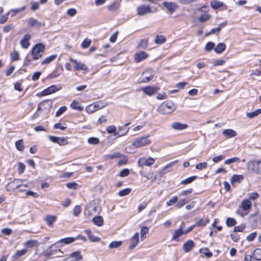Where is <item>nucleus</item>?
Masks as SVG:
<instances>
[{"label": "nucleus", "instance_id": "obj_1", "mask_svg": "<svg viewBox=\"0 0 261 261\" xmlns=\"http://www.w3.org/2000/svg\"><path fill=\"white\" fill-rule=\"evenodd\" d=\"M175 109V107L172 101H166L160 106L158 111L162 114L165 115L171 113Z\"/></svg>", "mask_w": 261, "mask_h": 261}, {"label": "nucleus", "instance_id": "obj_2", "mask_svg": "<svg viewBox=\"0 0 261 261\" xmlns=\"http://www.w3.org/2000/svg\"><path fill=\"white\" fill-rule=\"evenodd\" d=\"M149 135H146L136 138L132 145L136 148H140L149 145L151 143L149 139Z\"/></svg>", "mask_w": 261, "mask_h": 261}, {"label": "nucleus", "instance_id": "obj_3", "mask_svg": "<svg viewBox=\"0 0 261 261\" xmlns=\"http://www.w3.org/2000/svg\"><path fill=\"white\" fill-rule=\"evenodd\" d=\"M157 10L156 8L152 9L149 5H141L137 8L136 13L139 16H143L149 13H154Z\"/></svg>", "mask_w": 261, "mask_h": 261}, {"label": "nucleus", "instance_id": "obj_4", "mask_svg": "<svg viewBox=\"0 0 261 261\" xmlns=\"http://www.w3.org/2000/svg\"><path fill=\"white\" fill-rule=\"evenodd\" d=\"M45 46L41 43L37 44L32 50V55L34 60L41 58L44 51Z\"/></svg>", "mask_w": 261, "mask_h": 261}, {"label": "nucleus", "instance_id": "obj_5", "mask_svg": "<svg viewBox=\"0 0 261 261\" xmlns=\"http://www.w3.org/2000/svg\"><path fill=\"white\" fill-rule=\"evenodd\" d=\"M24 180L20 179H15L14 180L8 183L6 186L7 190L9 191L11 190L20 189L21 191H23V189L21 188L22 182Z\"/></svg>", "mask_w": 261, "mask_h": 261}, {"label": "nucleus", "instance_id": "obj_6", "mask_svg": "<svg viewBox=\"0 0 261 261\" xmlns=\"http://www.w3.org/2000/svg\"><path fill=\"white\" fill-rule=\"evenodd\" d=\"M153 71L151 69L145 70L142 73L140 83H147L151 80L153 77Z\"/></svg>", "mask_w": 261, "mask_h": 261}, {"label": "nucleus", "instance_id": "obj_7", "mask_svg": "<svg viewBox=\"0 0 261 261\" xmlns=\"http://www.w3.org/2000/svg\"><path fill=\"white\" fill-rule=\"evenodd\" d=\"M154 160L152 158H145L144 157L140 158L138 161L139 166L143 167L144 166H150L153 164Z\"/></svg>", "mask_w": 261, "mask_h": 261}, {"label": "nucleus", "instance_id": "obj_8", "mask_svg": "<svg viewBox=\"0 0 261 261\" xmlns=\"http://www.w3.org/2000/svg\"><path fill=\"white\" fill-rule=\"evenodd\" d=\"M163 5L168 10L171 14L178 7L177 4L173 2L165 1L163 3Z\"/></svg>", "mask_w": 261, "mask_h": 261}, {"label": "nucleus", "instance_id": "obj_9", "mask_svg": "<svg viewBox=\"0 0 261 261\" xmlns=\"http://www.w3.org/2000/svg\"><path fill=\"white\" fill-rule=\"evenodd\" d=\"M129 128H127L124 133H120L119 131L116 132V127L114 125H110L107 127V131L109 134L114 133V135L116 137H121L126 135L128 132Z\"/></svg>", "mask_w": 261, "mask_h": 261}, {"label": "nucleus", "instance_id": "obj_10", "mask_svg": "<svg viewBox=\"0 0 261 261\" xmlns=\"http://www.w3.org/2000/svg\"><path fill=\"white\" fill-rule=\"evenodd\" d=\"M70 61L74 64V68L75 70H82L87 71L88 67L84 64H83L81 62H77L76 60L73 59H70Z\"/></svg>", "mask_w": 261, "mask_h": 261}, {"label": "nucleus", "instance_id": "obj_11", "mask_svg": "<svg viewBox=\"0 0 261 261\" xmlns=\"http://www.w3.org/2000/svg\"><path fill=\"white\" fill-rule=\"evenodd\" d=\"M171 127L175 130H181L186 129L188 125L179 122H174L171 124Z\"/></svg>", "mask_w": 261, "mask_h": 261}, {"label": "nucleus", "instance_id": "obj_12", "mask_svg": "<svg viewBox=\"0 0 261 261\" xmlns=\"http://www.w3.org/2000/svg\"><path fill=\"white\" fill-rule=\"evenodd\" d=\"M31 38V35L29 34H27L23 36V38L21 40L20 42L21 46L22 48L25 49L28 48L30 44L29 40H30Z\"/></svg>", "mask_w": 261, "mask_h": 261}, {"label": "nucleus", "instance_id": "obj_13", "mask_svg": "<svg viewBox=\"0 0 261 261\" xmlns=\"http://www.w3.org/2000/svg\"><path fill=\"white\" fill-rule=\"evenodd\" d=\"M257 162L256 161H250L247 163V169L252 173L257 174L258 168Z\"/></svg>", "mask_w": 261, "mask_h": 261}, {"label": "nucleus", "instance_id": "obj_14", "mask_svg": "<svg viewBox=\"0 0 261 261\" xmlns=\"http://www.w3.org/2000/svg\"><path fill=\"white\" fill-rule=\"evenodd\" d=\"M120 7V1L116 0L113 3L107 6L109 11L115 12L119 9Z\"/></svg>", "mask_w": 261, "mask_h": 261}, {"label": "nucleus", "instance_id": "obj_15", "mask_svg": "<svg viewBox=\"0 0 261 261\" xmlns=\"http://www.w3.org/2000/svg\"><path fill=\"white\" fill-rule=\"evenodd\" d=\"M139 242V233L136 232L130 239V244L129 246V249H134L138 244Z\"/></svg>", "mask_w": 261, "mask_h": 261}, {"label": "nucleus", "instance_id": "obj_16", "mask_svg": "<svg viewBox=\"0 0 261 261\" xmlns=\"http://www.w3.org/2000/svg\"><path fill=\"white\" fill-rule=\"evenodd\" d=\"M59 89L55 85H51L43 90L41 92L42 95H47L57 91Z\"/></svg>", "mask_w": 261, "mask_h": 261}, {"label": "nucleus", "instance_id": "obj_17", "mask_svg": "<svg viewBox=\"0 0 261 261\" xmlns=\"http://www.w3.org/2000/svg\"><path fill=\"white\" fill-rule=\"evenodd\" d=\"M158 89L153 86H147L144 88L143 90L144 93L148 95L151 96L157 92Z\"/></svg>", "mask_w": 261, "mask_h": 261}, {"label": "nucleus", "instance_id": "obj_18", "mask_svg": "<svg viewBox=\"0 0 261 261\" xmlns=\"http://www.w3.org/2000/svg\"><path fill=\"white\" fill-rule=\"evenodd\" d=\"M194 246V242L191 240H189L184 244L183 249L186 252H189L192 249Z\"/></svg>", "mask_w": 261, "mask_h": 261}, {"label": "nucleus", "instance_id": "obj_19", "mask_svg": "<svg viewBox=\"0 0 261 261\" xmlns=\"http://www.w3.org/2000/svg\"><path fill=\"white\" fill-rule=\"evenodd\" d=\"M148 57V55L144 51H141L135 54L134 56L135 60L136 62H140L142 60L145 59Z\"/></svg>", "mask_w": 261, "mask_h": 261}, {"label": "nucleus", "instance_id": "obj_20", "mask_svg": "<svg viewBox=\"0 0 261 261\" xmlns=\"http://www.w3.org/2000/svg\"><path fill=\"white\" fill-rule=\"evenodd\" d=\"M70 258H73L75 261H80L82 259L83 256L81 254L80 251H77L72 253L70 255V257L67 258L66 260L70 261L69 260Z\"/></svg>", "mask_w": 261, "mask_h": 261}, {"label": "nucleus", "instance_id": "obj_21", "mask_svg": "<svg viewBox=\"0 0 261 261\" xmlns=\"http://www.w3.org/2000/svg\"><path fill=\"white\" fill-rule=\"evenodd\" d=\"M28 23L30 27L39 28L41 25V23L33 18H30L28 20Z\"/></svg>", "mask_w": 261, "mask_h": 261}, {"label": "nucleus", "instance_id": "obj_22", "mask_svg": "<svg viewBox=\"0 0 261 261\" xmlns=\"http://www.w3.org/2000/svg\"><path fill=\"white\" fill-rule=\"evenodd\" d=\"M211 6L214 9H217L220 7L224 6L225 9L226 8V6L224 4V3L222 2H219L217 1H212L210 3Z\"/></svg>", "mask_w": 261, "mask_h": 261}, {"label": "nucleus", "instance_id": "obj_23", "mask_svg": "<svg viewBox=\"0 0 261 261\" xmlns=\"http://www.w3.org/2000/svg\"><path fill=\"white\" fill-rule=\"evenodd\" d=\"M251 206V202L249 199H245L242 201L240 207L244 211H248Z\"/></svg>", "mask_w": 261, "mask_h": 261}, {"label": "nucleus", "instance_id": "obj_24", "mask_svg": "<svg viewBox=\"0 0 261 261\" xmlns=\"http://www.w3.org/2000/svg\"><path fill=\"white\" fill-rule=\"evenodd\" d=\"M182 234H185L184 231L182 230V227L181 226L174 232L173 235L172 237V240H177L178 238Z\"/></svg>", "mask_w": 261, "mask_h": 261}, {"label": "nucleus", "instance_id": "obj_25", "mask_svg": "<svg viewBox=\"0 0 261 261\" xmlns=\"http://www.w3.org/2000/svg\"><path fill=\"white\" fill-rule=\"evenodd\" d=\"M222 134L224 136L228 138L233 137L237 135L236 132L231 129H226L224 130Z\"/></svg>", "mask_w": 261, "mask_h": 261}, {"label": "nucleus", "instance_id": "obj_26", "mask_svg": "<svg viewBox=\"0 0 261 261\" xmlns=\"http://www.w3.org/2000/svg\"><path fill=\"white\" fill-rule=\"evenodd\" d=\"M38 245V241L36 240H28L23 244V246L27 248H32L34 246H37Z\"/></svg>", "mask_w": 261, "mask_h": 261}, {"label": "nucleus", "instance_id": "obj_27", "mask_svg": "<svg viewBox=\"0 0 261 261\" xmlns=\"http://www.w3.org/2000/svg\"><path fill=\"white\" fill-rule=\"evenodd\" d=\"M243 179V175L234 174L231 177V183L232 185H234L235 183H240Z\"/></svg>", "mask_w": 261, "mask_h": 261}, {"label": "nucleus", "instance_id": "obj_28", "mask_svg": "<svg viewBox=\"0 0 261 261\" xmlns=\"http://www.w3.org/2000/svg\"><path fill=\"white\" fill-rule=\"evenodd\" d=\"M226 45L223 43H219L216 47L214 48V51L217 54H221L225 50Z\"/></svg>", "mask_w": 261, "mask_h": 261}, {"label": "nucleus", "instance_id": "obj_29", "mask_svg": "<svg viewBox=\"0 0 261 261\" xmlns=\"http://www.w3.org/2000/svg\"><path fill=\"white\" fill-rule=\"evenodd\" d=\"M57 57V55H51L50 56H48L47 57H46L44 60H43L41 64V65H45V64H48L49 63H50V62H51L52 61H53L54 60H55Z\"/></svg>", "mask_w": 261, "mask_h": 261}, {"label": "nucleus", "instance_id": "obj_30", "mask_svg": "<svg viewBox=\"0 0 261 261\" xmlns=\"http://www.w3.org/2000/svg\"><path fill=\"white\" fill-rule=\"evenodd\" d=\"M57 217L55 216L49 215L44 218L48 226H51L53 223L56 220Z\"/></svg>", "mask_w": 261, "mask_h": 261}, {"label": "nucleus", "instance_id": "obj_31", "mask_svg": "<svg viewBox=\"0 0 261 261\" xmlns=\"http://www.w3.org/2000/svg\"><path fill=\"white\" fill-rule=\"evenodd\" d=\"M92 221L94 224L98 226H100L103 224V220L101 216H95L92 219Z\"/></svg>", "mask_w": 261, "mask_h": 261}, {"label": "nucleus", "instance_id": "obj_32", "mask_svg": "<svg viewBox=\"0 0 261 261\" xmlns=\"http://www.w3.org/2000/svg\"><path fill=\"white\" fill-rule=\"evenodd\" d=\"M252 257L255 260H261V249H255L253 252Z\"/></svg>", "mask_w": 261, "mask_h": 261}, {"label": "nucleus", "instance_id": "obj_33", "mask_svg": "<svg viewBox=\"0 0 261 261\" xmlns=\"http://www.w3.org/2000/svg\"><path fill=\"white\" fill-rule=\"evenodd\" d=\"M74 242V239L73 237H67L60 240V242L61 243L63 246L64 245L70 244Z\"/></svg>", "mask_w": 261, "mask_h": 261}, {"label": "nucleus", "instance_id": "obj_34", "mask_svg": "<svg viewBox=\"0 0 261 261\" xmlns=\"http://www.w3.org/2000/svg\"><path fill=\"white\" fill-rule=\"evenodd\" d=\"M28 250L27 249H23L20 250H17L16 253L13 256V259H17L18 258L24 255Z\"/></svg>", "mask_w": 261, "mask_h": 261}, {"label": "nucleus", "instance_id": "obj_35", "mask_svg": "<svg viewBox=\"0 0 261 261\" xmlns=\"http://www.w3.org/2000/svg\"><path fill=\"white\" fill-rule=\"evenodd\" d=\"M209 222V220L208 219H206L205 220H202L201 219L197 220L195 224H194L195 226H199V227H202L206 225L207 223H208Z\"/></svg>", "mask_w": 261, "mask_h": 261}, {"label": "nucleus", "instance_id": "obj_36", "mask_svg": "<svg viewBox=\"0 0 261 261\" xmlns=\"http://www.w3.org/2000/svg\"><path fill=\"white\" fill-rule=\"evenodd\" d=\"M197 178V176L194 175L189 177L187 178L186 179L182 180L180 182L181 185H187L192 182L194 180Z\"/></svg>", "mask_w": 261, "mask_h": 261}, {"label": "nucleus", "instance_id": "obj_37", "mask_svg": "<svg viewBox=\"0 0 261 261\" xmlns=\"http://www.w3.org/2000/svg\"><path fill=\"white\" fill-rule=\"evenodd\" d=\"M70 107L76 110L82 111L83 110V107L79 106V102L75 100H73L70 104Z\"/></svg>", "mask_w": 261, "mask_h": 261}, {"label": "nucleus", "instance_id": "obj_38", "mask_svg": "<svg viewBox=\"0 0 261 261\" xmlns=\"http://www.w3.org/2000/svg\"><path fill=\"white\" fill-rule=\"evenodd\" d=\"M93 105L94 107H95L96 109V110L97 111L98 110L101 109L107 106V103L102 101H98L93 103Z\"/></svg>", "mask_w": 261, "mask_h": 261}, {"label": "nucleus", "instance_id": "obj_39", "mask_svg": "<svg viewBox=\"0 0 261 261\" xmlns=\"http://www.w3.org/2000/svg\"><path fill=\"white\" fill-rule=\"evenodd\" d=\"M261 113V109H258L255 110V111L247 113L246 114V115L248 118H253L257 116H258L259 114Z\"/></svg>", "mask_w": 261, "mask_h": 261}, {"label": "nucleus", "instance_id": "obj_40", "mask_svg": "<svg viewBox=\"0 0 261 261\" xmlns=\"http://www.w3.org/2000/svg\"><path fill=\"white\" fill-rule=\"evenodd\" d=\"M15 147L19 151H23L24 149L23 140L21 139L16 141Z\"/></svg>", "mask_w": 261, "mask_h": 261}, {"label": "nucleus", "instance_id": "obj_41", "mask_svg": "<svg viewBox=\"0 0 261 261\" xmlns=\"http://www.w3.org/2000/svg\"><path fill=\"white\" fill-rule=\"evenodd\" d=\"M166 41V38L162 35H157L154 40L155 43L158 44H162Z\"/></svg>", "mask_w": 261, "mask_h": 261}, {"label": "nucleus", "instance_id": "obj_42", "mask_svg": "<svg viewBox=\"0 0 261 261\" xmlns=\"http://www.w3.org/2000/svg\"><path fill=\"white\" fill-rule=\"evenodd\" d=\"M122 244L121 241H113L109 245V249H114L119 247Z\"/></svg>", "mask_w": 261, "mask_h": 261}, {"label": "nucleus", "instance_id": "obj_43", "mask_svg": "<svg viewBox=\"0 0 261 261\" xmlns=\"http://www.w3.org/2000/svg\"><path fill=\"white\" fill-rule=\"evenodd\" d=\"M148 42L146 39H141L138 45L139 49H145L147 47Z\"/></svg>", "mask_w": 261, "mask_h": 261}, {"label": "nucleus", "instance_id": "obj_44", "mask_svg": "<svg viewBox=\"0 0 261 261\" xmlns=\"http://www.w3.org/2000/svg\"><path fill=\"white\" fill-rule=\"evenodd\" d=\"M47 104L48 106H50L51 105V101L49 99L41 101L39 103L37 109V112L41 110V107Z\"/></svg>", "mask_w": 261, "mask_h": 261}, {"label": "nucleus", "instance_id": "obj_45", "mask_svg": "<svg viewBox=\"0 0 261 261\" xmlns=\"http://www.w3.org/2000/svg\"><path fill=\"white\" fill-rule=\"evenodd\" d=\"M200 252L204 254L207 257L210 258L212 256V253L207 248H204L200 250Z\"/></svg>", "mask_w": 261, "mask_h": 261}, {"label": "nucleus", "instance_id": "obj_46", "mask_svg": "<svg viewBox=\"0 0 261 261\" xmlns=\"http://www.w3.org/2000/svg\"><path fill=\"white\" fill-rule=\"evenodd\" d=\"M236 223V220L232 218H228L226 221V225L228 227L234 226Z\"/></svg>", "mask_w": 261, "mask_h": 261}, {"label": "nucleus", "instance_id": "obj_47", "mask_svg": "<svg viewBox=\"0 0 261 261\" xmlns=\"http://www.w3.org/2000/svg\"><path fill=\"white\" fill-rule=\"evenodd\" d=\"M130 192L131 189L130 188H125L124 189L120 190L118 193V195L121 197L124 196L129 194Z\"/></svg>", "mask_w": 261, "mask_h": 261}, {"label": "nucleus", "instance_id": "obj_48", "mask_svg": "<svg viewBox=\"0 0 261 261\" xmlns=\"http://www.w3.org/2000/svg\"><path fill=\"white\" fill-rule=\"evenodd\" d=\"M215 47V43L212 42H207L204 47V49L205 51H211L213 48L214 49Z\"/></svg>", "mask_w": 261, "mask_h": 261}, {"label": "nucleus", "instance_id": "obj_49", "mask_svg": "<svg viewBox=\"0 0 261 261\" xmlns=\"http://www.w3.org/2000/svg\"><path fill=\"white\" fill-rule=\"evenodd\" d=\"M88 142L90 144L96 145L99 143V140L96 137H90L88 139Z\"/></svg>", "mask_w": 261, "mask_h": 261}, {"label": "nucleus", "instance_id": "obj_50", "mask_svg": "<svg viewBox=\"0 0 261 261\" xmlns=\"http://www.w3.org/2000/svg\"><path fill=\"white\" fill-rule=\"evenodd\" d=\"M237 162H240V159L237 157H233L232 158H230V159L225 160L224 162V164H230L231 163Z\"/></svg>", "mask_w": 261, "mask_h": 261}, {"label": "nucleus", "instance_id": "obj_51", "mask_svg": "<svg viewBox=\"0 0 261 261\" xmlns=\"http://www.w3.org/2000/svg\"><path fill=\"white\" fill-rule=\"evenodd\" d=\"M91 43V40L88 38L85 39L81 44V47L83 48H86L90 45Z\"/></svg>", "mask_w": 261, "mask_h": 261}, {"label": "nucleus", "instance_id": "obj_52", "mask_svg": "<svg viewBox=\"0 0 261 261\" xmlns=\"http://www.w3.org/2000/svg\"><path fill=\"white\" fill-rule=\"evenodd\" d=\"M211 18V16L207 14H202L200 16L199 20L200 22H205L209 20Z\"/></svg>", "mask_w": 261, "mask_h": 261}, {"label": "nucleus", "instance_id": "obj_53", "mask_svg": "<svg viewBox=\"0 0 261 261\" xmlns=\"http://www.w3.org/2000/svg\"><path fill=\"white\" fill-rule=\"evenodd\" d=\"M178 201V198L177 196H173L169 201L166 202L167 206L172 205L174 203H177Z\"/></svg>", "mask_w": 261, "mask_h": 261}, {"label": "nucleus", "instance_id": "obj_54", "mask_svg": "<svg viewBox=\"0 0 261 261\" xmlns=\"http://www.w3.org/2000/svg\"><path fill=\"white\" fill-rule=\"evenodd\" d=\"M86 111L88 113H92L96 111L95 107H94L93 103L91 104L86 108Z\"/></svg>", "mask_w": 261, "mask_h": 261}, {"label": "nucleus", "instance_id": "obj_55", "mask_svg": "<svg viewBox=\"0 0 261 261\" xmlns=\"http://www.w3.org/2000/svg\"><path fill=\"white\" fill-rule=\"evenodd\" d=\"M67 108L65 106H62L59 108V109L56 112L55 116L59 117L62 115L66 110Z\"/></svg>", "mask_w": 261, "mask_h": 261}, {"label": "nucleus", "instance_id": "obj_56", "mask_svg": "<svg viewBox=\"0 0 261 261\" xmlns=\"http://www.w3.org/2000/svg\"><path fill=\"white\" fill-rule=\"evenodd\" d=\"M207 165L206 162H202L197 164L195 167L198 170H203L207 167Z\"/></svg>", "mask_w": 261, "mask_h": 261}, {"label": "nucleus", "instance_id": "obj_57", "mask_svg": "<svg viewBox=\"0 0 261 261\" xmlns=\"http://www.w3.org/2000/svg\"><path fill=\"white\" fill-rule=\"evenodd\" d=\"M81 209L80 206L76 205L73 209V215L74 216L77 217L79 215V214L81 213Z\"/></svg>", "mask_w": 261, "mask_h": 261}, {"label": "nucleus", "instance_id": "obj_58", "mask_svg": "<svg viewBox=\"0 0 261 261\" xmlns=\"http://www.w3.org/2000/svg\"><path fill=\"white\" fill-rule=\"evenodd\" d=\"M246 227V225L245 224H242L240 226H237L234 227L233 231L234 232H241Z\"/></svg>", "mask_w": 261, "mask_h": 261}, {"label": "nucleus", "instance_id": "obj_59", "mask_svg": "<svg viewBox=\"0 0 261 261\" xmlns=\"http://www.w3.org/2000/svg\"><path fill=\"white\" fill-rule=\"evenodd\" d=\"M67 188L70 189H76L77 184L74 182H68L66 184Z\"/></svg>", "mask_w": 261, "mask_h": 261}, {"label": "nucleus", "instance_id": "obj_60", "mask_svg": "<svg viewBox=\"0 0 261 261\" xmlns=\"http://www.w3.org/2000/svg\"><path fill=\"white\" fill-rule=\"evenodd\" d=\"M187 203V201L185 199H183L181 200H180L179 201H177L175 206L177 208H180L182 206H183L186 203Z\"/></svg>", "mask_w": 261, "mask_h": 261}, {"label": "nucleus", "instance_id": "obj_61", "mask_svg": "<svg viewBox=\"0 0 261 261\" xmlns=\"http://www.w3.org/2000/svg\"><path fill=\"white\" fill-rule=\"evenodd\" d=\"M76 13L77 11L74 8H70L67 11V14L70 17L74 16Z\"/></svg>", "mask_w": 261, "mask_h": 261}, {"label": "nucleus", "instance_id": "obj_62", "mask_svg": "<svg viewBox=\"0 0 261 261\" xmlns=\"http://www.w3.org/2000/svg\"><path fill=\"white\" fill-rule=\"evenodd\" d=\"M129 174V171L128 169H123L119 173L121 177H126Z\"/></svg>", "mask_w": 261, "mask_h": 261}, {"label": "nucleus", "instance_id": "obj_63", "mask_svg": "<svg viewBox=\"0 0 261 261\" xmlns=\"http://www.w3.org/2000/svg\"><path fill=\"white\" fill-rule=\"evenodd\" d=\"M25 166L24 164L22 163H19L18 165V171L19 174H22L24 170Z\"/></svg>", "mask_w": 261, "mask_h": 261}, {"label": "nucleus", "instance_id": "obj_64", "mask_svg": "<svg viewBox=\"0 0 261 261\" xmlns=\"http://www.w3.org/2000/svg\"><path fill=\"white\" fill-rule=\"evenodd\" d=\"M258 193L256 192L251 193L248 194V199L250 201V200H255L258 197Z\"/></svg>", "mask_w": 261, "mask_h": 261}]
</instances>
